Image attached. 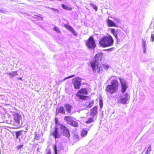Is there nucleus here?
Segmentation results:
<instances>
[{"mask_svg": "<svg viewBox=\"0 0 154 154\" xmlns=\"http://www.w3.org/2000/svg\"><path fill=\"white\" fill-rule=\"evenodd\" d=\"M103 57L102 53H98L95 56L94 60L90 62L91 66L94 72L101 73L105 71H107L109 69V66L108 65L99 63V61L102 60Z\"/></svg>", "mask_w": 154, "mask_h": 154, "instance_id": "obj_1", "label": "nucleus"}, {"mask_svg": "<svg viewBox=\"0 0 154 154\" xmlns=\"http://www.w3.org/2000/svg\"><path fill=\"white\" fill-rule=\"evenodd\" d=\"M119 86L118 81L116 79L113 80L110 85H108L106 86L105 91L107 94H112L117 92Z\"/></svg>", "mask_w": 154, "mask_h": 154, "instance_id": "obj_2", "label": "nucleus"}, {"mask_svg": "<svg viewBox=\"0 0 154 154\" xmlns=\"http://www.w3.org/2000/svg\"><path fill=\"white\" fill-rule=\"evenodd\" d=\"M114 40L110 35L102 37L99 41L100 45L103 48L112 46L114 43Z\"/></svg>", "mask_w": 154, "mask_h": 154, "instance_id": "obj_3", "label": "nucleus"}, {"mask_svg": "<svg viewBox=\"0 0 154 154\" xmlns=\"http://www.w3.org/2000/svg\"><path fill=\"white\" fill-rule=\"evenodd\" d=\"M88 93V91L86 88H81L78 91L75 95L80 100H87L88 97V96H86Z\"/></svg>", "mask_w": 154, "mask_h": 154, "instance_id": "obj_4", "label": "nucleus"}, {"mask_svg": "<svg viewBox=\"0 0 154 154\" xmlns=\"http://www.w3.org/2000/svg\"><path fill=\"white\" fill-rule=\"evenodd\" d=\"M14 122L13 124L14 126L17 127L15 128H19L20 126V121L22 119L21 116L19 113L14 112L13 114Z\"/></svg>", "mask_w": 154, "mask_h": 154, "instance_id": "obj_5", "label": "nucleus"}, {"mask_svg": "<svg viewBox=\"0 0 154 154\" xmlns=\"http://www.w3.org/2000/svg\"><path fill=\"white\" fill-rule=\"evenodd\" d=\"M85 44L88 48L94 49L96 47V45L93 36H90L86 41Z\"/></svg>", "mask_w": 154, "mask_h": 154, "instance_id": "obj_6", "label": "nucleus"}, {"mask_svg": "<svg viewBox=\"0 0 154 154\" xmlns=\"http://www.w3.org/2000/svg\"><path fill=\"white\" fill-rule=\"evenodd\" d=\"M60 125V128L63 130L62 134L63 136L69 138L70 134L69 129L64 125L59 124Z\"/></svg>", "mask_w": 154, "mask_h": 154, "instance_id": "obj_7", "label": "nucleus"}, {"mask_svg": "<svg viewBox=\"0 0 154 154\" xmlns=\"http://www.w3.org/2000/svg\"><path fill=\"white\" fill-rule=\"evenodd\" d=\"M81 79L76 77L73 79V84L74 88L75 89H79L80 88L81 84Z\"/></svg>", "mask_w": 154, "mask_h": 154, "instance_id": "obj_8", "label": "nucleus"}, {"mask_svg": "<svg viewBox=\"0 0 154 154\" xmlns=\"http://www.w3.org/2000/svg\"><path fill=\"white\" fill-rule=\"evenodd\" d=\"M98 112V106H94L91 109L90 115L92 117L96 116V117Z\"/></svg>", "mask_w": 154, "mask_h": 154, "instance_id": "obj_9", "label": "nucleus"}, {"mask_svg": "<svg viewBox=\"0 0 154 154\" xmlns=\"http://www.w3.org/2000/svg\"><path fill=\"white\" fill-rule=\"evenodd\" d=\"M120 83L122 86V92L124 93L125 92L127 88V86L126 81L123 79L119 78Z\"/></svg>", "mask_w": 154, "mask_h": 154, "instance_id": "obj_10", "label": "nucleus"}, {"mask_svg": "<svg viewBox=\"0 0 154 154\" xmlns=\"http://www.w3.org/2000/svg\"><path fill=\"white\" fill-rule=\"evenodd\" d=\"M51 134L54 136L55 139L60 138L61 135L59 132L58 128L57 126L54 127V131Z\"/></svg>", "mask_w": 154, "mask_h": 154, "instance_id": "obj_11", "label": "nucleus"}, {"mask_svg": "<svg viewBox=\"0 0 154 154\" xmlns=\"http://www.w3.org/2000/svg\"><path fill=\"white\" fill-rule=\"evenodd\" d=\"M43 136L42 133L38 134L37 132L35 133V137L34 139V140L38 141H41L42 140V137Z\"/></svg>", "mask_w": 154, "mask_h": 154, "instance_id": "obj_12", "label": "nucleus"}, {"mask_svg": "<svg viewBox=\"0 0 154 154\" xmlns=\"http://www.w3.org/2000/svg\"><path fill=\"white\" fill-rule=\"evenodd\" d=\"M94 101L93 100L89 101V102H87L85 103V106L86 108H90L94 105Z\"/></svg>", "mask_w": 154, "mask_h": 154, "instance_id": "obj_13", "label": "nucleus"}, {"mask_svg": "<svg viewBox=\"0 0 154 154\" xmlns=\"http://www.w3.org/2000/svg\"><path fill=\"white\" fill-rule=\"evenodd\" d=\"M65 109L68 113H70L72 108V106L70 104L67 103L65 104L64 105Z\"/></svg>", "mask_w": 154, "mask_h": 154, "instance_id": "obj_14", "label": "nucleus"}, {"mask_svg": "<svg viewBox=\"0 0 154 154\" xmlns=\"http://www.w3.org/2000/svg\"><path fill=\"white\" fill-rule=\"evenodd\" d=\"M56 112L57 114L60 113L65 114L66 113L65 108L62 106H60L57 108L56 110Z\"/></svg>", "mask_w": 154, "mask_h": 154, "instance_id": "obj_15", "label": "nucleus"}, {"mask_svg": "<svg viewBox=\"0 0 154 154\" xmlns=\"http://www.w3.org/2000/svg\"><path fill=\"white\" fill-rule=\"evenodd\" d=\"M64 27L68 30L71 31L72 34L75 35L76 36L77 34L74 30V29L70 26L67 24H65Z\"/></svg>", "mask_w": 154, "mask_h": 154, "instance_id": "obj_16", "label": "nucleus"}, {"mask_svg": "<svg viewBox=\"0 0 154 154\" xmlns=\"http://www.w3.org/2000/svg\"><path fill=\"white\" fill-rule=\"evenodd\" d=\"M73 117L69 116H65L64 117V120L69 124L72 120Z\"/></svg>", "mask_w": 154, "mask_h": 154, "instance_id": "obj_17", "label": "nucleus"}, {"mask_svg": "<svg viewBox=\"0 0 154 154\" xmlns=\"http://www.w3.org/2000/svg\"><path fill=\"white\" fill-rule=\"evenodd\" d=\"M108 25L109 27L116 26L115 23L112 20L108 19L107 20Z\"/></svg>", "mask_w": 154, "mask_h": 154, "instance_id": "obj_18", "label": "nucleus"}, {"mask_svg": "<svg viewBox=\"0 0 154 154\" xmlns=\"http://www.w3.org/2000/svg\"><path fill=\"white\" fill-rule=\"evenodd\" d=\"M93 117H89L88 118L85 122L86 124H88L94 122V120Z\"/></svg>", "mask_w": 154, "mask_h": 154, "instance_id": "obj_19", "label": "nucleus"}, {"mask_svg": "<svg viewBox=\"0 0 154 154\" xmlns=\"http://www.w3.org/2000/svg\"><path fill=\"white\" fill-rule=\"evenodd\" d=\"M69 124L72 126L75 127H77L78 126V123L76 121H73V120L71 121Z\"/></svg>", "mask_w": 154, "mask_h": 154, "instance_id": "obj_20", "label": "nucleus"}, {"mask_svg": "<svg viewBox=\"0 0 154 154\" xmlns=\"http://www.w3.org/2000/svg\"><path fill=\"white\" fill-rule=\"evenodd\" d=\"M61 6L62 8L65 10L71 11L72 10V8L71 7H68L63 4H61Z\"/></svg>", "mask_w": 154, "mask_h": 154, "instance_id": "obj_21", "label": "nucleus"}, {"mask_svg": "<svg viewBox=\"0 0 154 154\" xmlns=\"http://www.w3.org/2000/svg\"><path fill=\"white\" fill-rule=\"evenodd\" d=\"M7 74L9 75H11V77H13L18 75L17 71L12 72V73H8Z\"/></svg>", "mask_w": 154, "mask_h": 154, "instance_id": "obj_22", "label": "nucleus"}, {"mask_svg": "<svg viewBox=\"0 0 154 154\" xmlns=\"http://www.w3.org/2000/svg\"><path fill=\"white\" fill-rule=\"evenodd\" d=\"M110 30L111 33H112L114 35V36L117 39L118 36L117 35V33L116 32L115 30L114 29H111Z\"/></svg>", "mask_w": 154, "mask_h": 154, "instance_id": "obj_23", "label": "nucleus"}, {"mask_svg": "<svg viewBox=\"0 0 154 154\" xmlns=\"http://www.w3.org/2000/svg\"><path fill=\"white\" fill-rule=\"evenodd\" d=\"M127 100V97H126L124 98H121L119 102L120 103H121L125 104L126 103Z\"/></svg>", "mask_w": 154, "mask_h": 154, "instance_id": "obj_24", "label": "nucleus"}, {"mask_svg": "<svg viewBox=\"0 0 154 154\" xmlns=\"http://www.w3.org/2000/svg\"><path fill=\"white\" fill-rule=\"evenodd\" d=\"M87 131L83 130L82 131L81 135L82 137H85L86 136L87 134Z\"/></svg>", "mask_w": 154, "mask_h": 154, "instance_id": "obj_25", "label": "nucleus"}, {"mask_svg": "<svg viewBox=\"0 0 154 154\" xmlns=\"http://www.w3.org/2000/svg\"><path fill=\"white\" fill-rule=\"evenodd\" d=\"M22 131H19L15 132L16 138L17 139L19 137L21 134Z\"/></svg>", "mask_w": 154, "mask_h": 154, "instance_id": "obj_26", "label": "nucleus"}, {"mask_svg": "<svg viewBox=\"0 0 154 154\" xmlns=\"http://www.w3.org/2000/svg\"><path fill=\"white\" fill-rule=\"evenodd\" d=\"M151 150V145H149L146 150L145 154H149Z\"/></svg>", "mask_w": 154, "mask_h": 154, "instance_id": "obj_27", "label": "nucleus"}, {"mask_svg": "<svg viewBox=\"0 0 154 154\" xmlns=\"http://www.w3.org/2000/svg\"><path fill=\"white\" fill-rule=\"evenodd\" d=\"M99 105L100 109H102L103 106V100L102 99L100 98L99 100Z\"/></svg>", "mask_w": 154, "mask_h": 154, "instance_id": "obj_28", "label": "nucleus"}, {"mask_svg": "<svg viewBox=\"0 0 154 154\" xmlns=\"http://www.w3.org/2000/svg\"><path fill=\"white\" fill-rule=\"evenodd\" d=\"M23 146V144H21L20 145H18L16 147V149L17 150H19L20 149H22Z\"/></svg>", "mask_w": 154, "mask_h": 154, "instance_id": "obj_29", "label": "nucleus"}, {"mask_svg": "<svg viewBox=\"0 0 154 154\" xmlns=\"http://www.w3.org/2000/svg\"><path fill=\"white\" fill-rule=\"evenodd\" d=\"M90 5L93 7V9H95V10L96 11H97V7L94 5L93 4H90Z\"/></svg>", "mask_w": 154, "mask_h": 154, "instance_id": "obj_30", "label": "nucleus"}, {"mask_svg": "<svg viewBox=\"0 0 154 154\" xmlns=\"http://www.w3.org/2000/svg\"><path fill=\"white\" fill-rule=\"evenodd\" d=\"M54 154H57V146L56 145H55L54 146Z\"/></svg>", "mask_w": 154, "mask_h": 154, "instance_id": "obj_31", "label": "nucleus"}, {"mask_svg": "<svg viewBox=\"0 0 154 154\" xmlns=\"http://www.w3.org/2000/svg\"><path fill=\"white\" fill-rule=\"evenodd\" d=\"M54 121L55 122V123L56 124H58L60 125L59 124H60L59 123V121L58 119L57 118H55L54 119Z\"/></svg>", "mask_w": 154, "mask_h": 154, "instance_id": "obj_32", "label": "nucleus"}, {"mask_svg": "<svg viewBox=\"0 0 154 154\" xmlns=\"http://www.w3.org/2000/svg\"><path fill=\"white\" fill-rule=\"evenodd\" d=\"M54 30L55 31H56L57 32H59V29H58V28L55 26L54 27Z\"/></svg>", "mask_w": 154, "mask_h": 154, "instance_id": "obj_33", "label": "nucleus"}, {"mask_svg": "<svg viewBox=\"0 0 154 154\" xmlns=\"http://www.w3.org/2000/svg\"><path fill=\"white\" fill-rule=\"evenodd\" d=\"M151 41L153 42L154 40V35L153 34H152L151 36Z\"/></svg>", "mask_w": 154, "mask_h": 154, "instance_id": "obj_34", "label": "nucleus"}, {"mask_svg": "<svg viewBox=\"0 0 154 154\" xmlns=\"http://www.w3.org/2000/svg\"><path fill=\"white\" fill-rule=\"evenodd\" d=\"M142 42L143 43V46L145 47L146 45V41H144V40L143 39Z\"/></svg>", "mask_w": 154, "mask_h": 154, "instance_id": "obj_35", "label": "nucleus"}, {"mask_svg": "<svg viewBox=\"0 0 154 154\" xmlns=\"http://www.w3.org/2000/svg\"><path fill=\"white\" fill-rule=\"evenodd\" d=\"M74 76V75H70V76H69V77H68L67 78H71L72 77H73Z\"/></svg>", "mask_w": 154, "mask_h": 154, "instance_id": "obj_36", "label": "nucleus"}, {"mask_svg": "<svg viewBox=\"0 0 154 154\" xmlns=\"http://www.w3.org/2000/svg\"><path fill=\"white\" fill-rule=\"evenodd\" d=\"M18 79H20V80H22V78L21 77H20V78H18Z\"/></svg>", "mask_w": 154, "mask_h": 154, "instance_id": "obj_37", "label": "nucleus"}, {"mask_svg": "<svg viewBox=\"0 0 154 154\" xmlns=\"http://www.w3.org/2000/svg\"><path fill=\"white\" fill-rule=\"evenodd\" d=\"M39 148H38V149H37V150L38 151V150H39Z\"/></svg>", "mask_w": 154, "mask_h": 154, "instance_id": "obj_38", "label": "nucleus"}, {"mask_svg": "<svg viewBox=\"0 0 154 154\" xmlns=\"http://www.w3.org/2000/svg\"><path fill=\"white\" fill-rule=\"evenodd\" d=\"M145 51H146V50H144V52H145Z\"/></svg>", "mask_w": 154, "mask_h": 154, "instance_id": "obj_39", "label": "nucleus"}]
</instances>
